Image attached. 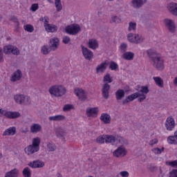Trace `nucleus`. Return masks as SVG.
<instances>
[{
  "instance_id": "b1692460",
  "label": "nucleus",
  "mask_w": 177,
  "mask_h": 177,
  "mask_svg": "<svg viewBox=\"0 0 177 177\" xmlns=\"http://www.w3.org/2000/svg\"><path fill=\"white\" fill-rule=\"evenodd\" d=\"M41 129L42 127L39 124H33L30 127V132H32V133H37V132H40Z\"/></svg>"
},
{
  "instance_id": "37998d69",
  "label": "nucleus",
  "mask_w": 177,
  "mask_h": 177,
  "mask_svg": "<svg viewBox=\"0 0 177 177\" xmlns=\"http://www.w3.org/2000/svg\"><path fill=\"white\" fill-rule=\"evenodd\" d=\"M166 165L172 167V168H177V160L173 161H167Z\"/></svg>"
},
{
  "instance_id": "f03ea898",
  "label": "nucleus",
  "mask_w": 177,
  "mask_h": 177,
  "mask_svg": "<svg viewBox=\"0 0 177 177\" xmlns=\"http://www.w3.org/2000/svg\"><path fill=\"white\" fill-rule=\"evenodd\" d=\"M39 145H41V138L36 137L32 139V145H28L25 149V153L30 156V154H34L37 151H39Z\"/></svg>"
},
{
  "instance_id": "a19ab883",
  "label": "nucleus",
  "mask_w": 177,
  "mask_h": 177,
  "mask_svg": "<svg viewBox=\"0 0 177 177\" xmlns=\"http://www.w3.org/2000/svg\"><path fill=\"white\" fill-rule=\"evenodd\" d=\"M128 30H129V31H136V22H129Z\"/></svg>"
},
{
  "instance_id": "2eb2a0df",
  "label": "nucleus",
  "mask_w": 177,
  "mask_h": 177,
  "mask_svg": "<svg viewBox=\"0 0 177 177\" xmlns=\"http://www.w3.org/2000/svg\"><path fill=\"white\" fill-rule=\"evenodd\" d=\"M87 117H96L97 113H99V109L97 107L88 108L86 111Z\"/></svg>"
},
{
  "instance_id": "4be33fe9",
  "label": "nucleus",
  "mask_w": 177,
  "mask_h": 177,
  "mask_svg": "<svg viewBox=\"0 0 177 177\" xmlns=\"http://www.w3.org/2000/svg\"><path fill=\"white\" fill-rule=\"evenodd\" d=\"M167 140L169 145H177V131L174 133V136H169Z\"/></svg>"
},
{
  "instance_id": "f704fd0d",
  "label": "nucleus",
  "mask_w": 177,
  "mask_h": 177,
  "mask_svg": "<svg viewBox=\"0 0 177 177\" xmlns=\"http://www.w3.org/2000/svg\"><path fill=\"white\" fill-rule=\"evenodd\" d=\"M109 68L113 71H117L118 69V64L115 63L114 61H111L109 63Z\"/></svg>"
},
{
  "instance_id": "a18cd8bd",
  "label": "nucleus",
  "mask_w": 177,
  "mask_h": 177,
  "mask_svg": "<svg viewBox=\"0 0 177 177\" xmlns=\"http://www.w3.org/2000/svg\"><path fill=\"white\" fill-rule=\"evenodd\" d=\"M11 53L17 56L20 55V50H19V48H17V47L12 46V48L11 49Z\"/></svg>"
},
{
  "instance_id": "2f4dec72",
  "label": "nucleus",
  "mask_w": 177,
  "mask_h": 177,
  "mask_svg": "<svg viewBox=\"0 0 177 177\" xmlns=\"http://www.w3.org/2000/svg\"><path fill=\"white\" fill-rule=\"evenodd\" d=\"M153 81H155L156 85L159 86L160 88H162L164 86V82L162 81V79L160 77H153Z\"/></svg>"
},
{
  "instance_id": "412c9836",
  "label": "nucleus",
  "mask_w": 177,
  "mask_h": 177,
  "mask_svg": "<svg viewBox=\"0 0 177 177\" xmlns=\"http://www.w3.org/2000/svg\"><path fill=\"white\" fill-rule=\"evenodd\" d=\"M5 177H19V169L15 168L5 174Z\"/></svg>"
},
{
  "instance_id": "79ce46f5",
  "label": "nucleus",
  "mask_w": 177,
  "mask_h": 177,
  "mask_svg": "<svg viewBox=\"0 0 177 177\" xmlns=\"http://www.w3.org/2000/svg\"><path fill=\"white\" fill-rule=\"evenodd\" d=\"M24 29L28 32H32L34 31V26H32V25L27 24L24 26Z\"/></svg>"
},
{
  "instance_id": "5701e85b",
  "label": "nucleus",
  "mask_w": 177,
  "mask_h": 177,
  "mask_svg": "<svg viewBox=\"0 0 177 177\" xmlns=\"http://www.w3.org/2000/svg\"><path fill=\"white\" fill-rule=\"evenodd\" d=\"M14 99L16 103H18L19 104H23V103H24V100H26V96L21 94L16 95H15Z\"/></svg>"
},
{
  "instance_id": "052dcab7",
  "label": "nucleus",
  "mask_w": 177,
  "mask_h": 177,
  "mask_svg": "<svg viewBox=\"0 0 177 177\" xmlns=\"http://www.w3.org/2000/svg\"><path fill=\"white\" fill-rule=\"evenodd\" d=\"M145 99H146V95H145V94L140 95L139 93L138 102H143V100H145Z\"/></svg>"
},
{
  "instance_id": "7ed1b4c3",
  "label": "nucleus",
  "mask_w": 177,
  "mask_h": 177,
  "mask_svg": "<svg viewBox=\"0 0 177 177\" xmlns=\"http://www.w3.org/2000/svg\"><path fill=\"white\" fill-rule=\"evenodd\" d=\"M81 31V27L78 24H72L65 28V32L69 35H76Z\"/></svg>"
},
{
  "instance_id": "393cba45",
  "label": "nucleus",
  "mask_w": 177,
  "mask_h": 177,
  "mask_svg": "<svg viewBox=\"0 0 177 177\" xmlns=\"http://www.w3.org/2000/svg\"><path fill=\"white\" fill-rule=\"evenodd\" d=\"M88 47L90 49H97L99 48V44H97V41L93 39H89L88 42Z\"/></svg>"
},
{
  "instance_id": "4468645a",
  "label": "nucleus",
  "mask_w": 177,
  "mask_h": 177,
  "mask_svg": "<svg viewBox=\"0 0 177 177\" xmlns=\"http://www.w3.org/2000/svg\"><path fill=\"white\" fill-rule=\"evenodd\" d=\"M138 97H139V93H135L128 95L126 99L122 100V104H127V103L133 102V100H135V99H138Z\"/></svg>"
},
{
  "instance_id": "3c124183",
  "label": "nucleus",
  "mask_w": 177,
  "mask_h": 177,
  "mask_svg": "<svg viewBox=\"0 0 177 177\" xmlns=\"http://www.w3.org/2000/svg\"><path fill=\"white\" fill-rule=\"evenodd\" d=\"M152 151L155 153V154H161V153L164 151V147H162L161 149L159 148H154L152 149Z\"/></svg>"
},
{
  "instance_id": "39448f33",
  "label": "nucleus",
  "mask_w": 177,
  "mask_h": 177,
  "mask_svg": "<svg viewBox=\"0 0 177 177\" xmlns=\"http://www.w3.org/2000/svg\"><path fill=\"white\" fill-rule=\"evenodd\" d=\"M127 39L131 44H142V41L145 40L142 36H139V35H133V33L128 34Z\"/></svg>"
},
{
  "instance_id": "bf43d9fd",
  "label": "nucleus",
  "mask_w": 177,
  "mask_h": 177,
  "mask_svg": "<svg viewBox=\"0 0 177 177\" xmlns=\"http://www.w3.org/2000/svg\"><path fill=\"white\" fill-rule=\"evenodd\" d=\"M49 17H44V26L46 28V26L49 25Z\"/></svg>"
},
{
  "instance_id": "58836bf2",
  "label": "nucleus",
  "mask_w": 177,
  "mask_h": 177,
  "mask_svg": "<svg viewBox=\"0 0 177 177\" xmlns=\"http://www.w3.org/2000/svg\"><path fill=\"white\" fill-rule=\"evenodd\" d=\"M55 8L57 9V12H60L63 7L62 6V1L61 0H55Z\"/></svg>"
},
{
  "instance_id": "72a5a7b5",
  "label": "nucleus",
  "mask_w": 177,
  "mask_h": 177,
  "mask_svg": "<svg viewBox=\"0 0 177 177\" xmlns=\"http://www.w3.org/2000/svg\"><path fill=\"white\" fill-rule=\"evenodd\" d=\"M106 62H104L98 65L96 68V73H103V71H104V70L106 68Z\"/></svg>"
},
{
  "instance_id": "0e129e2a",
  "label": "nucleus",
  "mask_w": 177,
  "mask_h": 177,
  "mask_svg": "<svg viewBox=\"0 0 177 177\" xmlns=\"http://www.w3.org/2000/svg\"><path fill=\"white\" fill-rule=\"evenodd\" d=\"M120 175L122 177H129V173L128 171H121Z\"/></svg>"
},
{
  "instance_id": "aec40b11",
  "label": "nucleus",
  "mask_w": 177,
  "mask_h": 177,
  "mask_svg": "<svg viewBox=\"0 0 177 177\" xmlns=\"http://www.w3.org/2000/svg\"><path fill=\"white\" fill-rule=\"evenodd\" d=\"M13 135H16V127H15L7 129L3 133V136H13Z\"/></svg>"
},
{
  "instance_id": "680f3d73",
  "label": "nucleus",
  "mask_w": 177,
  "mask_h": 177,
  "mask_svg": "<svg viewBox=\"0 0 177 177\" xmlns=\"http://www.w3.org/2000/svg\"><path fill=\"white\" fill-rule=\"evenodd\" d=\"M158 143V140L155 138L149 142L150 146H154V145H157Z\"/></svg>"
},
{
  "instance_id": "c85d7f7f",
  "label": "nucleus",
  "mask_w": 177,
  "mask_h": 177,
  "mask_svg": "<svg viewBox=\"0 0 177 177\" xmlns=\"http://www.w3.org/2000/svg\"><path fill=\"white\" fill-rule=\"evenodd\" d=\"M55 133L57 136V138H62V139L64 140V136H66V131L62 128L57 129Z\"/></svg>"
},
{
  "instance_id": "ea45409f",
  "label": "nucleus",
  "mask_w": 177,
  "mask_h": 177,
  "mask_svg": "<svg viewBox=\"0 0 177 177\" xmlns=\"http://www.w3.org/2000/svg\"><path fill=\"white\" fill-rule=\"evenodd\" d=\"M22 173L24 177H31V171L28 167L24 168Z\"/></svg>"
},
{
  "instance_id": "13d9d810",
  "label": "nucleus",
  "mask_w": 177,
  "mask_h": 177,
  "mask_svg": "<svg viewBox=\"0 0 177 177\" xmlns=\"http://www.w3.org/2000/svg\"><path fill=\"white\" fill-rule=\"evenodd\" d=\"M169 177H177V169H173L170 171Z\"/></svg>"
},
{
  "instance_id": "f257e3e1",
  "label": "nucleus",
  "mask_w": 177,
  "mask_h": 177,
  "mask_svg": "<svg viewBox=\"0 0 177 177\" xmlns=\"http://www.w3.org/2000/svg\"><path fill=\"white\" fill-rule=\"evenodd\" d=\"M147 53L149 57V62L152 64L153 67L158 70V71H162L164 70V61L161 59V55L156 52L152 49L147 50Z\"/></svg>"
},
{
  "instance_id": "20e7f679",
  "label": "nucleus",
  "mask_w": 177,
  "mask_h": 177,
  "mask_svg": "<svg viewBox=\"0 0 177 177\" xmlns=\"http://www.w3.org/2000/svg\"><path fill=\"white\" fill-rule=\"evenodd\" d=\"M125 139L121 136L105 135V143H124Z\"/></svg>"
},
{
  "instance_id": "e433bc0d",
  "label": "nucleus",
  "mask_w": 177,
  "mask_h": 177,
  "mask_svg": "<svg viewBox=\"0 0 177 177\" xmlns=\"http://www.w3.org/2000/svg\"><path fill=\"white\" fill-rule=\"evenodd\" d=\"M13 46L8 45L3 47V52L6 55H10L12 53V48Z\"/></svg>"
},
{
  "instance_id": "49530a36",
  "label": "nucleus",
  "mask_w": 177,
  "mask_h": 177,
  "mask_svg": "<svg viewBox=\"0 0 177 177\" xmlns=\"http://www.w3.org/2000/svg\"><path fill=\"white\" fill-rule=\"evenodd\" d=\"M104 82H108V84H111L113 82V78L110 77V74H107L104 77Z\"/></svg>"
},
{
  "instance_id": "a211bd4d",
  "label": "nucleus",
  "mask_w": 177,
  "mask_h": 177,
  "mask_svg": "<svg viewBox=\"0 0 177 177\" xmlns=\"http://www.w3.org/2000/svg\"><path fill=\"white\" fill-rule=\"evenodd\" d=\"M5 117L10 119L19 118L20 117V113L19 112H12V111H6L4 113Z\"/></svg>"
},
{
  "instance_id": "a878e982",
  "label": "nucleus",
  "mask_w": 177,
  "mask_h": 177,
  "mask_svg": "<svg viewBox=\"0 0 177 177\" xmlns=\"http://www.w3.org/2000/svg\"><path fill=\"white\" fill-rule=\"evenodd\" d=\"M45 30L47 31V32H56V31L58 30V28L55 25L48 24L46 26Z\"/></svg>"
},
{
  "instance_id": "09e8293b",
  "label": "nucleus",
  "mask_w": 177,
  "mask_h": 177,
  "mask_svg": "<svg viewBox=\"0 0 177 177\" xmlns=\"http://www.w3.org/2000/svg\"><path fill=\"white\" fill-rule=\"evenodd\" d=\"M127 48H128V46L127 45V44H125V43L122 44L120 46L121 53H124L127 52Z\"/></svg>"
},
{
  "instance_id": "e2e57ef3",
  "label": "nucleus",
  "mask_w": 177,
  "mask_h": 177,
  "mask_svg": "<svg viewBox=\"0 0 177 177\" xmlns=\"http://www.w3.org/2000/svg\"><path fill=\"white\" fill-rule=\"evenodd\" d=\"M3 62V52L2 48H0V63Z\"/></svg>"
},
{
  "instance_id": "8fccbe9b",
  "label": "nucleus",
  "mask_w": 177,
  "mask_h": 177,
  "mask_svg": "<svg viewBox=\"0 0 177 177\" xmlns=\"http://www.w3.org/2000/svg\"><path fill=\"white\" fill-rule=\"evenodd\" d=\"M47 147L49 149V151H55L56 150V145H55V144H52L50 142H49L47 145Z\"/></svg>"
},
{
  "instance_id": "603ef678",
  "label": "nucleus",
  "mask_w": 177,
  "mask_h": 177,
  "mask_svg": "<svg viewBox=\"0 0 177 177\" xmlns=\"http://www.w3.org/2000/svg\"><path fill=\"white\" fill-rule=\"evenodd\" d=\"M70 41H71V39L68 36H64L62 38V42L66 45H67V44H69Z\"/></svg>"
},
{
  "instance_id": "864d4df0",
  "label": "nucleus",
  "mask_w": 177,
  "mask_h": 177,
  "mask_svg": "<svg viewBox=\"0 0 177 177\" xmlns=\"http://www.w3.org/2000/svg\"><path fill=\"white\" fill-rule=\"evenodd\" d=\"M102 96L104 99H109V89L102 90Z\"/></svg>"
},
{
  "instance_id": "c9c22d12",
  "label": "nucleus",
  "mask_w": 177,
  "mask_h": 177,
  "mask_svg": "<svg viewBox=\"0 0 177 177\" xmlns=\"http://www.w3.org/2000/svg\"><path fill=\"white\" fill-rule=\"evenodd\" d=\"M50 50H52V48L48 46H44L41 48V53H43V55H48V53H50Z\"/></svg>"
},
{
  "instance_id": "338daca9",
  "label": "nucleus",
  "mask_w": 177,
  "mask_h": 177,
  "mask_svg": "<svg viewBox=\"0 0 177 177\" xmlns=\"http://www.w3.org/2000/svg\"><path fill=\"white\" fill-rule=\"evenodd\" d=\"M6 111L2 109H0V115H5Z\"/></svg>"
},
{
  "instance_id": "69168bd1",
  "label": "nucleus",
  "mask_w": 177,
  "mask_h": 177,
  "mask_svg": "<svg viewBox=\"0 0 177 177\" xmlns=\"http://www.w3.org/2000/svg\"><path fill=\"white\" fill-rule=\"evenodd\" d=\"M102 89H110V85L107 83H105L103 85Z\"/></svg>"
},
{
  "instance_id": "f3484780",
  "label": "nucleus",
  "mask_w": 177,
  "mask_h": 177,
  "mask_svg": "<svg viewBox=\"0 0 177 177\" xmlns=\"http://www.w3.org/2000/svg\"><path fill=\"white\" fill-rule=\"evenodd\" d=\"M145 0H132L131 1V6L134 9H139L145 5Z\"/></svg>"
},
{
  "instance_id": "9b49d317",
  "label": "nucleus",
  "mask_w": 177,
  "mask_h": 177,
  "mask_svg": "<svg viewBox=\"0 0 177 177\" xmlns=\"http://www.w3.org/2000/svg\"><path fill=\"white\" fill-rule=\"evenodd\" d=\"M114 157H124L127 156V149L122 147H119L116 150L113 152Z\"/></svg>"
},
{
  "instance_id": "c03bdc74",
  "label": "nucleus",
  "mask_w": 177,
  "mask_h": 177,
  "mask_svg": "<svg viewBox=\"0 0 177 177\" xmlns=\"http://www.w3.org/2000/svg\"><path fill=\"white\" fill-rule=\"evenodd\" d=\"M111 20L113 23H115L116 24H120V23H121V18L117 15L112 16Z\"/></svg>"
},
{
  "instance_id": "f8f14e48",
  "label": "nucleus",
  "mask_w": 177,
  "mask_h": 177,
  "mask_svg": "<svg viewBox=\"0 0 177 177\" xmlns=\"http://www.w3.org/2000/svg\"><path fill=\"white\" fill-rule=\"evenodd\" d=\"M23 77V73L20 69L17 70L11 76L10 81L12 82H16V81H20Z\"/></svg>"
},
{
  "instance_id": "ddd939ff",
  "label": "nucleus",
  "mask_w": 177,
  "mask_h": 177,
  "mask_svg": "<svg viewBox=\"0 0 177 177\" xmlns=\"http://www.w3.org/2000/svg\"><path fill=\"white\" fill-rule=\"evenodd\" d=\"M74 93L77 96L80 100H86V94L85 91L82 89H75Z\"/></svg>"
},
{
  "instance_id": "4d7b16f0",
  "label": "nucleus",
  "mask_w": 177,
  "mask_h": 177,
  "mask_svg": "<svg viewBox=\"0 0 177 177\" xmlns=\"http://www.w3.org/2000/svg\"><path fill=\"white\" fill-rule=\"evenodd\" d=\"M39 6L37 3L32 4L31 6L30 9L32 10V12H37L38 10Z\"/></svg>"
},
{
  "instance_id": "c756f323",
  "label": "nucleus",
  "mask_w": 177,
  "mask_h": 177,
  "mask_svg": "<svg viewBox=\"0 0 177 177\" xmlns=\"http://www.w3.org/2000/svg\"><path fill=\"white\" fill-rule=\"evenodd\" d=\"M101 121H103L104 124H110L111 120L110 115L106 113H102L100 117Z\"/></svg>"
},
{
  "instance_id": "6e6d98bb",
  "label": "nucleus",
  "mask_w": 177,
  "mask_h": 177,
  "mask_svg": "<svg viewBox=\"0 0 177 177\" xmlns=\"http://www.w3.org/2000/svg\"><path fill=\"white\" fill-rule=\"evenodd\" d=\"M11 21H13V23H15L17 26V27H19V19H17V17H16L15 16L12 17L11 18Z\"/></svg>"
},
{
  "instance_id": "9d476101",
  "label": "nucleus",
  "mask_w": 177,
  "mask_h": 177,
  "mask_svg": "<svg viewBox=\"0 0 177 177\" xmlns=\"http://www.w3.org/2000/svg\"><path fill=\"white\" fill-rule=\"evenodd\" d=\"M60 41L57 37H53L49 41V47L52 50H56L59 46Z\"/></svg>"
},
{
  "instance_id": "bb28decb",
  "label": "nucleus",
  "mask_w": 177,
  "mask_h": 177,
  "mask_svg": "<svg viewBox=\"0 0 177 177\" xmlns=\"http://www.w3.org/2000/svg\"><path fill=\"white\" fill-rule=\"evenodd\" d=\"M48 120L50 121H63L66 120V117L63 115H57L54 116H50Z\"/></svg>"
},
{
  "instance_id": "4c0bfd02",
  "label": "nucleus",
  "mask_w": 177,
  "mask_h": 177,
  "mask_svg": "<svg viewBox=\"0 0 177 177\" xmlns=\"http://www.w3.org/2000/svg\"><path fill=\"white\" fill-rule=\"evenodd\" d=\"M96 142L97 143H101L102 145L103 143H106V135L100 136L98 138H97Z\"/></svg>"
},
{
  "instance_id": "6ab92c4d",
  "label": "nucleus",
  "mask_w": 177,
  "mask_h": 177,
  "mask_svg": "<svg viewBox=\"0 0 177 177\" xmlns=\"http://www.w3.org/2000/svg\"><path fill=\"white\" fill-rule=\"evenodd\" d=\"M28 165L31 168H42L45 165V163L40 160H35L32 162H30Z\"/></svg>"
},
{
  "instance_id": "dca6fc26",
  "label": "nucleus",
  "mask_w": 177,
  "mask_h": 177,
  "mask_svg": "<svg viewBox=\"0 0 177 177\" xmlns=\"http://www.w3.org/2000/svg\"><path fill=\"white\" fill-rule=\"evenodd\" d=\"M167 10L170 12L173 16H177V3H170L167 6Z\"/></svg>"
},
{
  "instance_id": "5fc2aeb1",
  "label": "nucleus",
  "mask_w": 177,
  "mask_h": 177,
  "mask_svg": "<svg viewBox=\"0 0 177 177\" xmlns=\"http://www.w3.org/2000/svg\"><path fill=\"white\" fill-rule=\"evenodd\" d=\"M50 89H66L63 85H54L52 86Z\"/></svg>"
},
{
  "instance_id": "473e14b6",
  "label": "nucleus",
  "mask_w": 177,
  "mask_h": 177,
  "mask_svg": "<svg viewBox=\"0 0 177 177\" xmlns=\"http://www.w3.org/2000/svg\"><path fill=\"white\" fill-rule=\"evenodd\" d=\"M115 96L117 100H121L125 96V92H124V90L119 89L116 91Z\"/></svg>"
},
{
  "instance_id": "0eeeda50",
  "label": "nucleus",
  "mask_w": 177,
  "mask_h": 177,
  "mask_svg": "<svg viewBox=\"0 0 177 177\" xmlns=\"http://www.w3.org/2000/svg\"><path fill=\"white\" fill-rule=\"evenodd\" d=\"M164 23L169 32H175L176 27L175 26V22L172 19H165Z\"/></svg>"
},
{
  "instance_id": "774afa93",
  "label": "nucleus",
  "mask_w": 177,
  "mask_h": 177,
  "mask_svg": "<svg viewBox=\"0 0 177 177\" xmlns=\"http://www.w3.org/2000/svg\"><path fill=\"white\" fill-rule=\"evenodd\" d=\"M141 92L142 93H149V89H142Z\"/></svg>"
},
{
  "instance_id": "6e6552de",
  "label": "nucleus",
  "mask_w": 177,
  "mask_h": 177,
  "mask_svg": "<svg viewBox=\"0 0 177 177\" xmlns=\"http://www.w3.org/2000/svg\"><path fill=\"white\" fill-rule=\"evenodd\" d=\"M164 23L169 32H175L176 27L175 26V22L172 19H165Z\"/></svg>"
},
{
  "instance_id": "1a4fd4ad",
  "label": "nucleus",
  "mask_w": 177,
  "mask_h": 177,
  "mask_svg": "<svg viewBox=\"0 0 177 177\" xmlns=\"http://www.w3.org/2000/svg\"><path fill=\"white\" fill-rule=\"evenodd\" d=\"M165 127L167 131H174V128H175V119L172 116L167 118Z\"/></svg>"
},
{
  "instance_id": "7c9ffc66",
  "label": "nucleus",
  "mask_w": 177,
  "mask_h": 177,
  "mask_svg": "<svg viewBox=\"0 0 177 177\" xmlns=\"http://www.w3.org/2000/svg\"><path fill=\"white\" fill-rule=\"evenodd\" d=\"M135 54L131 52H126L123 54L122 57L124 60H133Z\"/></svg>"
},
{
  "instance_id": "de8ad7c7",
  "label": "nucleus",
  "mask_w": 177,
  "mask_h": 177,
  "mask_svg": "<svg viewBox=\"0 0 177 177\" xmlns=\"http://www.w3.org/2000/svg\"><path fill=\"white\" fill-rule=\"evenodd\" d=\"M73 109H74V106L73 104H65L63 110L64 111H70V110H73Z\"/></svg>"
},
{
  "instance_id": "423d86ee",
  "label": "nucleus",
  "mask_w": 177,
  "mask_h": 177,
  "mask_svg": "<svg viewBox=\"0 0 177 177\" xmlns=\"http://www.w3.org/2000/svg\"><path fill=\"white\" fill-rule=\"evenodd\" d=\"M82 52L86 60H92V59H93V53L88 48L82 46Z\"/></svg>"
},
{
  "instance_id": "cd10ccee",
  "label": "nucleus",
  "mask_w": 177,
  "mask_h": 177,
  "mask_svg": "<svg viewBox=\"0 0 177 177\" xmlns=\"http://www.w3.org/2000/svg\"><path fill=\"white\" fill-rule=\"evenodd\" d=\"M49 93H50L52 96H63V93L60 89H49Z\"/></svg>"
}]
</instances>
